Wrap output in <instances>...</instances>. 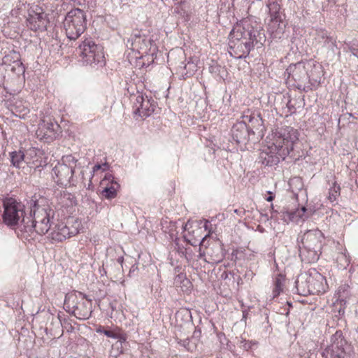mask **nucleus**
I'll use <instances>...</instances> for the list:
<instances>
[{
    "label": "nucleus",
    "instance_id": "8",
    "mask_svg": "<svg viewBox=\"0 0 358 358\" xmlns=\"http://www.w3.org/2000/svg\"><path fill=\"white\" fill-rule=\"evenodd\" d=\"M277 139L273 145L277 154L284 160L294 150V145L299 141L298 130L291 127H285L276 133Z\"/></svg>",
    "mask_w": 358,
    "mask_h": 358
},
{
    "label": "nucleus",
    "instance_id": "11",
    "mask_svg": "<svg viewBox=\"0 0 358 358\" xmlns=\"http://www.w3.org/2000/svg\"><path fill=\"white\" fill-rule=\"evenodd\" d=\"M81 223L78 220L70 219L66 223H59L55 226L52 232V238L62 241L66 238L76 236L79 233Z\"/></svg>",
    "mask_w": 358,
    "mask_h": 358
},
{
    "label": "nucleus",
    "instance_id": "50",
    "mask_svg": "<svg viewBox=\"0 0 358 358\" xmlns=\"http://www.w3.org/2000/svg\"><path fill=\"white\" fill-rule=\"evenodd\" d=\"M211 68H212L213 69H218V66H215V67H213V66H212Z\"/></svg>",
    "mask_w": 358,
    "mask_h": 358
},
{
    "label": "nucleus",
    "instance_id": "31",
    "mask_svg": "<svg viewBox=\"0 0 358 358\" xmlns=\"http://www.w3.org/2000/svg\"><path fill=\"white\" fill-rule=\"evenodd\" d=\"M338 300L345 303L350 296V287L348 284L341 285L336 292Z\"/></svg>",
    "mask_w": 358,
    "mask_h": 358
},
{
    "label": "nucleus",
    "instance_id": "27",
    "mask_svg": "<svg viewBox=\"0 0 358 358\" xmlns=\"http://www.w3.org/2000/svg\"><path fill=\"white\" fill-rule=\"evenodd\" d=\"M271 149L275 152V155L266 152H262L261 154L262 164L265 166H272L276 165L280 162V159H282L281 157L277 154V150L274 145Z\"/></svg>",
    "mask_w": 358,
    "mask_h": 358
},
{
    "label": "nucleus",
    "instance_id": "41",
    "mask_svg": "<svg viewBox=\"0 0 358 358\" xmlns=\"http://www.w3.org/2000/svg\"><path fill=\"white\" fill-rule=\"evenodd\" d=\"M108 168V164L106 163L105 164H95L93 167V172H95L98 170H100V169H102L103 171H105L106 170V169Z\"/></svg>",
    "mask_w": 358,
    "mask_h": 358
},
{
    "label": "nucleus",
    "instance_id": "15",
    "mask_svg": "<svg viewBox=\"0 0 358 358\" xmlns=\"http://www.w3.org/2000/svg\"><path fill=\"white\" fill-rule=\"evenodd\" d=\"M58 127L56 123L43 120L39 123L36 132L37 138L45 142L52 141L57 137L56 129Z\"/></svg>",
    "mask_w": 358,
    "mask_h": 358
},
{
    "label": "nucleus",
    "instance_id": "19",
    "mask_svg": "<svg viewBox=\"0 0 358 358\" xmlns=\"http://www.w3.org/2000/svg\"><path fill=\"white\" fill-rule=\"evenodd\" d=\"M48 21L46 14L43 12L37 13L32 11L29 13L27 19V27L33 31H44L46 29Z\"/></svg>",
    "mask_w": 358,
    "mask_h": 358
},
{
    "label": "nucleus",
    "instance_id": "43",
    "mask_svg": "<svg viewBox=\"0 0 358 358\" xmlns=\"http://www.w3.org/2000/svg\"><path fill=\"white\" fill-rule=\"evenodd\" d=\"M268 194H269L270 196L266 198V201L271 202L274 199V196H273V193L270 191L268 192Z\"/></svg>",
    "mask_w": 358,
    "mask_h": 358
},
{
    "label": "nucleus",
    "instance_id": "35",
    "mask_svg": "<svg viewBox=\"0 0 358 358\" xmlns=\"http://www.w3.org/2000/svg\"><path fill=\"white\" fill-rule=\"evenodd\" d=\"M225 254L222 246H216L213 249V253L210 255V259L214 263H220L224 258Z\"/></svg>",
    "mask_w": 358,
    "mask_h": 358
},
{
    "label": "nucleus",
    "instance_id": "10",
    "mask_svg": "<svg viewBox=\"0 0 358 358\" xmlns=\"http://www.w3.org/2000/svg\"><path fill=\"white\" fill-rule=\"evenodd\" d=\"M4 211L2 215L3 222L8 227H13L18 224L23 214L22 205L13 198L3 201Z\"/></svg>",
    "mask_w": 358,
    "mask_h": 358
},
{
    "label": "nucleus",
    "instance_id": "18",
    "mask_svg": "<svg viewBox=\"0 0 358 358\" xmlns=\"http://www.w3.org/2000/svg\"><path fill=\"white\" fill-rule=\"evenodd\" d=\"M243 119L242 122H245V124L248 122L250 124L248 128H250L249 129L251 134H255L257 132L259 136H264L265 127L260 113H252L250 115H244Z\"/></svg>",
    "mask_w": 358,
    "mask_h": 358
},
{
    "label": "nucleus",
    "instance_id": "30",
    "mask_svg": "<svg viewBox=\"0 0 358 358\" xmlns=\"http://www.w3.org/2000/svg\"><path fill=\"white\" fill-rule=\"evenodd\" d=\"M59 203L63 207L72 206L76 203L75 196L72 194L66 191L61 193L59 197Z\"/></svg>",
    "mask_w": 358,
    "mask_h": 358
},
{
    "label": "nucleus",
    "instance_id": "5",
    "mask_svg": "<svg viewBox=\"0 0 358 358\" xmlns=\"http://www.w3.org/2000/svg\"><path fill=\"white\" fill-rule=\"evenodd\" d=\"M64 308L78 320H87L90 317L92 313L91 300L85 299L81 292H73L66 294Z\"/></svg>",
    "mask_w": 358,
    "mask_h": 358
},
{
    "label": "nucleus",
    "instance_id": "3",
    "mask_svg": "<svg viewBox=\"0 0 358 358\" xmlns=\"http://www.w3.org/2000/svg\"><path fill=\"white\" fill-rule=\"evenodd\" d=\"M322 239L323 235L320 230H310L303 234L301 245H299V256L302 262L310 264L319 259Z\"/></svg>",
    "mask_w": 358,
    "mask_h": 358
},
{
    "label": "nucleus",
    "instance_id": "14",
    "mask_svg": "<svg viewBox=\"0 0 358 358\" xmlns=\"http://www.w3.org/2000/svg\"><path fill=\"white\" fill-rule=\"evenodd\" d=\"M155 102L141 94L136 96L134 102V113L142 117L150 116L155 110Z\"/></svg>",
    "mask_w": 358,
    "mask_h": 358
},
{
    "label": "nucleus",
    "instance_id": "4",
    "mask_svg": "<svg viewBox=\"0 0 358 358\" xmlns=\"http://www.w3.org/2000/svg\"><path fill=\"white\" fill-rule=\"evenodd\" d=\"M317 70L313 61L301 62L290 64L286 69L287 79L295 82L294 85L299 90L304 89L305 84L310 80L317 81L315 76Z\"/></svg>",
    "mask_w": 358,
    "mask_h": 358
},
{
    "label": "nucleus",
    "instance_id": "45",
    "mask_svg": "<svg viewBox=\"0 0 358 358\" xmlns=\"http://www.w3.org/2000/svg\"><path fill=\"white\" fill-rule=\"evenodd\" d=\"M117 262H118L119 264H120L122 265V263H123V261H124V258H123V257H119L117 258Z\"/></svg>",
    "mask_w": 358,
    "mask_h": 358
},
{
    "label": "nucleus",
    "instance_id": "24",
    "mask_svg": "<svg viewBox=\"0 0 358 358\" xmlns=\"http://www.w3.org/2000/svg\"><path fill=\"white\" fill-rule=\"evenodd\" d=\"M306 212L307 208L305 206H302L301 208H297L295 210H282L280 214L282 220L285 222H299L300 221H304L308 218V215Z\"/></svg>",
    "mask_w": 358,
    "mask_h": 358
},
{
    "label": "nucleus",
    "instance_id": "2",
    "mask_svg": "<svg viewBox=\"0 0 358 358\" xmlns=\"http://www.w3.org/2000/svg\"><path fill=\"white\" fill-rule=\"evenodd\" d=\"M33 202L30 211L31 215H33L31 224L26 223L23 219L24 224L20 230L26 239L29 237L34 238L31 235L34 233L38 235L45 234L50 229V218L54 215V210L43 199Z\"/></svg>",
    "mask_w": 358,
    "mask_h": 358
},
{
    "label": "nucleus",
    "instance_id": "7",
    "mask_svg": "<svg viewBox=\"0 0 358 358\" xmlns=\"http://www.w3.org/2000/svg\"><path fill=\"white\" fill-rule=\"evenodd\" d=\"M63 25L66 36L70 40H76L87 27L85 12L80 8L71 10L67 13Z\"/></svg>",
    "mask_w": 358,
    "mask_h": 358
},
{
    "label": "nucleus",
    "instance_id": "33",
    "mask_svg": "<svg viewBox=\"0 0 358 358\" xmlns=\"http://www.w3.org/2000/svg\"><path fill=\"white\" fill-rule=\"evenodd\" d=\"M24 153L20 150L10 153L11 163L16 168H20L22 162H25Z\"/></svg>",
    "mask_w": 358,
    "mask_h": 358
},
{
    "label": "nucleus",
    "instance_id": "44",
    "mask_svg": "<svg viewBox=\"0 0 358 358\" xmlns=\"http://www.w3.org/2000/svg\"><path fill=\"white\" fill-rule=\"evenodd\" d=\"M66 161H68V162H70L71 161H73H73H74V158H73L72 156L69 155V156H66Z\"/></svg>",
    "mask_w": 358,
    "mask_h": 358
},
{
    "label": "nucleus",
    "instance_id": "13",
    "mask_svg": "<svg viewBox=\"0 0 358 358\" xmlns=\"http://www.w3.org/2000/svg\"><path fill=\"white\" fill-rule=\"evenodd\" d=\"M2 63L10 68L12 73H13L12 79H14L16 76H24L25 68L21 62L19 52L10 51L3 57Z\"/></svg>",
    "mask_w": 358,
    "mask_h": 358
},
{
    "label": "nucleus",
    "instance_id": "23",
    "mask_svg": "<svg viewBox=\"0 0 358 358\" xmlns=\"http://www.w3.org/2000/svg\"><path fill=\"white\" fill-rule=\"evenodd\" d=\"M324 276L315 271L308 273V283L310 294H318L324 292Z\"/></svg>",
    "mask_w": 358,
    "mask_h": 358
},
{
    "label": "nucleus",
    "instance_id": "37",
    "mask_svg": "<svg viewBox=\"0 0 358 358\" xmlns=\"http://www.w3.org/2000/svg\"><path fill=\"white\" fill-rule=\"evenodd\" d=\"M340 191L341 187L339 185H338L336 182H334L329 191L328 199L330 202H334L340 196Z\"/></svg>",
    "mask_w": 358,
    "mask_h": 358
},
{
    "label": "nucleus",
    "instance_id": "26",
    "mask_svg": "<svg viewBox=\"0 0 358 358\" xmlns=\"http://www.w3.org/2000/svg\"><path fill=\"white\" fill-rule=\"evenodd\" d=\"M173 284L177 288H180L182 292H188L192 288V282L186 278L185 274L181 273L176 276Z\"/></svg>",
    "mask_w": 358,
    "mask_h": 358
},
{
    "label": "nucleus",
    "instance_id": "22",
    "mask_svg": "<svg viewBox=\"0 0 358 358\" xmlns=\"http://www.w3.org/2000/svg\"><path fill=\"white\" fill-rule=\"evenodd\" d=\"M13 77V73L10 68L3 63L0 64V85L5 90H8L22 80L21 76H16L12 79Z\"/></svg>",
    "mask_w": 358,
    "mask_h": 358
},
{
    "label": "nucleus",
    "instance_id": "42",
    "mask_svg": "<svg viewBox=\"0 0 358 358\" xmlns=\"http://www.w3.org/2000/svg\"><path fill=\"white\" fill-rule=\"evenodd\" d=\"M137 271L138 266L136 264H133L129 269V275L130 277L134 276L135 275V272H136Z\"/></svg>",
    "mask_w": 358,
    "mask_h": 358
},
{
    "label": "nucleus",
    "instance_id": "38",
    "mask_svg": "<svg viewBox=\"0 0 358 358\" xmlns=\"http://www.w3.org/2000/svg\"><path fill=\"white\" fill-rule=\"evenodd\" d=\"M349 49L352 54L358 59V41H353L350 44Z\"/></svg>",
    "mask_w": 358,
    "mask_h": 358
},
{
    "label": "nucleus",
    "instance_id": "39",
    "mask_svg": "<svg viewBox=\"0 0 358 358\" xmlns=\"http://www.w3.org/2000/svg\"><path fill=\"white\" fill-rule=\"evenodd\" d=\"M178 343L181 345L182 346H183L186 350H190V347H189V338H185V339H180Z\"/></svg>",
    "mask_w": 358,
    "mask_h": 358
},
{
    "label": "nucleus",
    "instance_id": "34",
    "mask_svg": "<svg viewBox=\"0 0 358 358\" xmlns=\"http://www.w3.org/2000/svg\"><path fill=\"white\" fill-rule=\"evenodd\" d=\"M38 154H41L40 150H37L35 148H30L26 151L24 153L25 157V162L27 164H35L38 161Z\"/></svg>",
    "mask_w": 358,
    "mask_h": 358
},
{
    "label": "nucleus",
    "instance_id": "32",
    "mask_svg": "<svg viewBox=\"0 0 358 358\" xmlns=\"http://www.w3.org/2000/svg\"><path fill=\"white\" fill-rule=\"evenodd\" d=\"M285 278L282 275H278L274 280V287L273 289V298L280 295L283 290Z\"/></svg>",
    "mask_w": 358,
    "mask_h": 358
},
{
    "label": "nucleus",
    "instance_id": "16",
    "mask_svg": "<svg viewBox=\"0 0 358 358\" xmlns=\"http://www.w3.org/2000/svg\"><path fill=\"white\" fill-rule=\"evenodd\" d=\"M313 43L334 52L336 41L324 29L318 28L315 30Z\"/></svg>",
    "mask_w": 358,
    "mask_h": 358
},
{
    "label": "nucleus",
    "instance_id": "47",
    "mask_svg": "<svg viewBox=\"0 0 358 358\" xmlns=\"http://www.w3.org/2000/svg\"><path fill=\"white\" fill-rule=\"evenodd\" d=\"M271 208H272V214L274 213H277V211L273 209V205H271Z\"/></svg>",
    "mask_w": 358,
    "mask_h": 358
},
{
    "label": "nucleus",
    "instance_id": "29",
    "mask_svg": "<svg viewBox=\"0 0 358 358\" xmlns=\"http://www.w3.org/2000/svg\"><path fill=\"white\" fill-rule=\"evenodd\" d=\"M269 9V14L271 16V21L274 22L276 24L278 21H281L280 16L279 15L280 5L275 1L269 2L267 5Z\"/></svg>",
    "mask_w": 358,
    "mask_h": 358
},
{
    "label": "nucleus",
    "instance_id": "49",
    "mask_svg": "<svg viewBox=\"0 0 358 358\" xmlns=\"http://www.w3.org/2000/svg\"><path fill=\"white\" fill-rule=\"evenodd\" d=\"M356 339L358 341V328L357 329V337H356Z\"/></svg>",
    "mask_w": 358,
    "mask_h": 358
},
{
    "label": "nucleus",
    "instance_id": "28",
    "mask_svg": "<svg viewBox=\"0 0 358 358\" xmlns=\"http://www.w3.org/2000/svg\"><path fill=\"white\" fill-rule=\"evenodd\" d=\"M285 25L282 24V20L278 21L276 24L274 22H270L268 24V31L273 38H280L284 33Z\"/></svg>",
    "mask_w": 358,
    "mask_h": 358
},
{
    "label": "nucleus",
    "instance_id": "1",
    "mask_svg": "<svg viewBox=\"0 0 358 358\" xmlns=\"http://www.w3.org/2000/svg\"><path fill=\"white\" fill-rule=\"evenodd\" d=\"M266 41L264 33L250 24H237L229 35L230 54L236 58H245L255 45H262Z\"/></svg>",
    "mask_w": 358,
    "mask_h": 358
},
{
    "label": "nucleus",
    "instance_id": "46",
    "mask_svg": "<svg viewBox=\"0 0 358 358\" xmlns=\"http://www.w3.org/2000/svg\"><path fill=\"white\" fill-rule=\"evenodd\" d=\"M189 222L188 221L185 225H183V230H187L188 229Z\"/></svg>",
    "mask_w": 358,
    "mask_h": 358
},
{
    "label": "nucleus",
    "instance_id": "36",
    "mask_svg": "<svg viewBox=\"0 0 358 358\" xmlns=\"http://www.w3.org/2000/svg\"><path fill=\"white\" fill-rule=\"evenodd\" d=\"M96 332L103 334L108 338H119L121 343L124 342L126 341V338L120 334H117L111 330L105 329L104 327L101 326L96 329Z\"/></svg>",
    "mask_w": 358,
    "mask_h": 358
},
{
    "label": "nucleus",
    "instance_id": "25",
    "mask_svg": "<svg viewBox=\"0 0 358 358\" xmlns=\"http://www.w3.org/2000/svg\"><path fill=\"white\" fill-rule=\"evenodd\" d=\"M295 284L299 294L302 296L310 294V287L308 283V273L299 275L295 282Z\"/></svg>",
    "mask_w": 358,
    "mask_h": 358
},
{
    "label": "nucleus",
    "instance_id": "21",
    "mask_svg": "<svg viewBox=\"0 0 358 358\" xmlns=\"http://www.w3.org/2000/svg\"><path fill=\"white\" fill-rule=\"evenodd\" d=\"M231 131V136L234 141L238 144L245 145L251 134L248 126L245 122H239L234 124Z\"/></svg>",
    "mask_w": 358,
    "mask_h": 358
},
{
    "label": "nucleus",
    "instance_id": "6",
    "mask_svg": "<svg viewBox=\"0 0 358 358\" xmlns=\"http://www.w3.org/2000/svg\"><path fill=\"white\" fill-rule=\"evenodd\" d=\"M126 46L133 52H137L140 58L148 57L151 62L154 61V55L157 52V46L153 40L148 38L141 31H134L127 39Z\"/></svg>",
    "mask_w": 358,
    "mask_h": 358
},
{
    "label": "nucleus",
    "instance_id": "9",
    "mask_svg": "<svg viewBox=\"0 0 358 358\" xmlns=\"http://www.w3.org/2000/svg\"><path fill=\"white\" fill-rule=\"evenodd\" d=\"M77 52L82 57V62L84 65L102 66L105 64L103 48L95 44L90 38L83 41L78 46Z\"/></svg>",
    "mask_w": 358,
    "mask_h": 358
},
{
    "label": "nucleus",
    "instance_id": "20",
    "mask_svg": "<svg viewBox=\"0 0 358 358\" xmlns=\"http://www.w3.org/2000/svg\"><path fill=\"white\" fill-rule=\"evenodd\" d=\"M346 341L343 338H340L334 342L331 345L327 346L322 352L323 358H344L345 355V346Z\"/></svg>",
    "mask_w": 358,
    "mask_h": 358
},
{
    "label": "nucleus",
    "instance_id": "12",
    "mask_svg": "<svg viewBox=\"0 0 358 358\" xmlns=\"http://www.w3.org/2000/svg\"><path fill=\"white\" fill-rule=\"evenodd\" d=\"M73 168L66 164H57L52 170V177L55 182L61 186H67L73 175Z\"/></svg>",
    "mask_w": 358,
    "mask_h": 358
},
{
    "label": "nucleus",
    "instance_id": "40",
    "mask_svg": "<svg viewBox=\"0 0 358 358\" xmlns=\"http://www.w3.org/2000/svg\"><path fill=\"white\" fill-rule=\"evenodd\" d=\"M185 241H187L191 245L196 246L198 243H199L200 246L203 245V243L205 242V240L206 238V236H204L200 241L197 240H194V241H188L186 239V237H184Z\"/></svg>",
    "mask_w": 358,
    "mask_h": 358
},
{
    "label": "nucleus",
    "instance_id": "48",
    "mask_svg": "<svg viewBox=\"0 0 358 358\" xmlns=\"http://www.w3.org/2000/svg\"><path fill=\"white\" fill-rule=\"evenodd\" d=\"M294 180H295L296 182H301V181H300V180H299V178H297V179H294V180H292V181H291V182H293Z\"/></svg>",
    "mask_w": 358,
    "mask_h": 358
},
{
    "label": "nucleus",
    "instance_id": "17",
    "mask_svg": "<svg viewBox=\"0 0 358 358\" xmlns=\"http://www.w3.org/2000/svg\"><path fill=\"white\" fill-rule=\"evenodd\" d=\"M101 185L104 186L101 194L103 197L107 199H113L117 196V190L120 185L115 180L114 176L108 173L101 181Z\"/></svg>",
    "mask_w": 358,
    "mask_h": 358
}]
</instances>
